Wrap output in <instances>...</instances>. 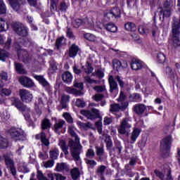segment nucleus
Returning <instances> with one entry per match:
<instances>
[{
  "mask_svg": "<svg viewBox=\"0 0 180 180\" xmlns=\"http://www.w3.org/2000/svg\"><path fill=\"white\" fill-rule=\"evenodd\" d=\"M103 98V94H96L95 96H94V101H96V102H99L100 101H102Z\"/></svg>",
  "mask_w": 180,
  "mask_h": 180,
  "instance_id": "obj_61",
  "label": "nucleus"
},
{
  "mask_svg": "<svg viewBox=\"0 0 180 180\" xmlns=\"http://www.w3.org/2000/svg\"><path fill=\"white\" fill-rule=\"evenodd\" d=\"M82 115L89 119V120H95V119H98L101 117V113L99 110L96 108H92L91 111L83 110L81 111Z\"/></svg>",
  "mask_w": 180,
  "mask_h": 180,
  "instance_id": "obj_8",
  "label": "nucleus"
},
{
  "mask_svg": "<svg viewBox=\"0 0 180 180\" xmlns=\"http://www.w3.org/2000/svg\"><path fill=\"white\" fill-rule=\"evenodd\" d=\"M86 158H94L95 157V150L92 148H90L86 152Z\"/></svg>",
  "mask_w": 180,
  "mask_h": 180,
  "instance_id": "obj_45",
  "label": "nucleus"
},
{
  "mask_svg": "<svg viewBox=\"0 0 180 180\" xmlns=\"http://www.w3.org/2000/svg\"><path fill=\"white\" fill-rule=\"evenodd\" d=\"M172 144V137L169 136L165 138L160 143V150L162 153H168Z\"/></svg>",
  "mask_w": 180,
  "mask_h": 180,
  "instance_id": "obj_11",
  "label": "nucleus"
},
{
  "mask_svg": "<svg viewBox=\"0 0 180 180\" xmlns=\"http://www.w3.org/2000/svg\"><path fill=\"white\" fill-rule=\"evenodd\" d=\"M15 70L18 74H26V70L25 68L22 65V63H15L14 64Z\"/></svg>",
  "mask_w": 180,
  "mask_h": 180,
  "instance_id": "obj_29",
  "label": "nucleus"
},
{
  "mask_svg": "<svg viewBox=\"0 0 180 180\" xmlns=\"http://www.w3.org/2000/svg\"><path fill=\"white\" fill-rule=\"evenodd\" d=\"M66 91L68 94H73V95H75L76 96H81V95H83L82 92H81L79 90H77L72 87L66 88Z\"/></svg>",
  "mask_w": 180,
  "mask_h": 180,
  "instance_id": "obj_30",
  "label": "nucleus"
},
{
  "mask_svg": "<svg viewBox=\"0 0 180 180\" xmlns=\"http://www.w3.org/2000/svg\"><path fill=\"white\" fill-rule=\"evenodd\" d=\"M68 133L71 137L75 139V141L70 139L68 146H67L65 141L60 140L58 146L60 147L65 155H70V152L68 151V147H70V154L73 160L75 161H79L81 160V157H79V155L81 154V151H82V145H81V143L79 142V137L77 134V128L74 126H70L68 128Z\"/></svg>",
  "mask_w": 180,
  "mask_h": 180,
  "instance_id": "obj_1",
  "label": "nucleus"
},
{
  "mask_svg": "<svg viewBox=\"0 0 180 180\" xmlns=\"http://www.w3.org/2000/svg\"><path fill=\"white\" fill-rule=\"evenodd\" d=\"M50 157L52 160H57L58 158L59 151L58 149H54L49 152Z\"/></svg>",
  "mask_w": 180,
  "mask_h": 180,
  "instance_id": "obj_40",
  "label": "nucleus"
},
{
  "mask_svg": "<svg viewBox=\"0 0 180 180\" xmlns=\"http://www.w3.org/2000/svg\"><path fill=\"white\" fill-rule=\"evenodd\" d=\"M140 133H141V129L139 128L133 129V131L130 135L131 144H134V142L137 141V139H139Z\"/></svg>",
  "mask_w": 180,
  "mask_h": 180,
  "instance_id": "obj_19",
  "label": "nucleus"
},
{
  "mask_svg": "<svg viewBox=\"0 0 180 180\" xmlns=\"http://www.w3.org/2000/svg\"><path fill=\"white\" fill-rule=\"evenodd\" d=\"M84 161L86 165L89 167V168L94 169L95 168V167H96V165H98V163L96 162V161L92 159L85 158Z\"/></svg>",
  "mask_w": 180,
  "mask_h": 180,
  "instance_id": "obj_31",
  "label": "nucleus"
},
{
  "mask_svg": "<svg viewBox=\"0 0 180 180\" xmlns=\"http://www.w3.org/2000/svg\"><path fill=\"white\" fill-rule=\"evenodd\" d=\"M19 95L22 102H25L26 103H30V102L33 101V94H32V93H30V91L27 89H20L19 91Z\"/></svg>",
  "mask_w": 180,
  "mask_h": 180,
  "instance_id": "obj_10",
  "label": "nucleus"
},
{
  "mask_svg": "<svg viewBox=\"0 0 180 180\" xmlns=\"http://www.w3.org/2000/svg\"><path fill=\"white\" fill-rule=\"evenodd\" d=\"M105 143L108 148H112V146H113V143L112 142V139H110V136L106 137Z\"/></svg>",
  "mask_w": 180,
  "mask_h": 180,
  "instance_id": "obj_58",
  "label": "nucleus"
},
{
  "mask_svg": "<svg viewBox=\"0 0 180 180\" xmlns=\"http://www.w3.org/2000/svg\"><path fill=\"white\" fill-rule=\"evenodd\" d=\"M131 129V121L130 118L126 117L122 119L120 122V127L118 128V133L120 134H123L124 136H129Z\"/></svg>",
  "mask_w": 180,
  "mask_h": 180,
  "instance_id": "obj_3",
  "label": "nucleus"
},
{
  "mask_svg": "<svg viewBox=\"0 0 180 180\" xmlns=\"http://www.w3.org/2000/svg\"><path fill=\"white\" fill-rule=\"evenodd\" d=\"M147 144V138H143L141 141L139 142L138 146L140 148H144Z\"/></svg>",
  "mask_w": 180,
  "mask_h": 180,
  "instance_id": "obj_56",
  "label": "nucleus"
},
{
  "mask_svg": "<svg viewBox=\"0 0 180 180\" xmlns=\"http://www.w3.org/2000/svg\"><path fill=\"white\" fill-rule=\"evenodd\" d=\"M15 108H17V109H19L21 112H22L25 120L28 121L30 120V113H32V112L30 111V108L23 105V103H22V102L20 101H17L15 103Z\"/></svg>",
  "mask_w": 180,
  "mask_h": 180,
  "instance_id": "obj_9",
  "label": "nucleus"
},
{
  "mask_svg": "<svg viewBox=\"0 0 180 180\" xmlns=\"http://www.w3.org/2000/svg\"><path fill=\"white\" fill-rule=\"evenodd\" d=\"M106 30L108 32H111L112 33H115L117 30V27L112 23H108L106 25Z\"/></svg>",
  "mask_w": 180,
  "mask_h": 180,
  "instance_id": "obj_36",
  "label": "nucleus"
},
{
  "mask_svg": "<svg viewBox=\"0 0 180 180\" xmlns=\"http://www.w3.org/2000/svg\"><path fill=\"white\" fill-rule=\"evenodd\" d=\"M12 27L14 32H15L18 36H21V37H26V36L29 34L27 28L20 22H13Z\"/></svg>",
  "mask_w": 180,
  "mask_h": 180,
  "instance_id": "obj_6",
  "label": "nucleus"
},
{
  "mask_svg": "<svg viewBox=\"0 0 180 180\" xmlns=\"http://www.w3.org/2000/svg\"><path fill=\"white\" fill-rule=\"evenodd\" d=\"M73 26L74 27L78 28L82 25H84V21L80 18H76L73 22Z\"/></svg>",
  "mask_w": 180,
  "mask_h": 180,
  "instance_id": "obj_47",
  "label": "nucleus"
},
{
  "mask_svg": "<svg viewBox=\"0 0 180 180\" xmlns=\"http://www.w3.org/2000/svg\"><path fill=\"white\" fill-rule=\"evenodd\" d=\"M41 141L44 146H47L50 144V141H49V139L46 137V134L44 132L41 133Z\"/></svg>",
  "mask_w": 180,
  "mask_h": 180,
  "instance_id": "obj_42",
  "label": "nucleus"
},
{
  "mask_svg": "<svg viewBox=\"0 0 180 180\" xmlns=\"http://www.w3.org/2000/svg\"><path fill=\"white\" fill-rule=\"evenodd\" d=\"M70 170V168L68 167V165L64 162L57 163L56 166V171L57 172H63V171L68 172Z\"/></svg>",
  "mask_w": 180,
  "mask_h": 180,
  "instance_id": "obj_22",
  "label": "nucleus"
},
{
  "mask_svg": "<svg viewBox=\"0 0 180 180\" xmlns=\"http://www.w3.org/2000/svg\"><path fill=\"white\" fill-rule=\"evenodd\" d=\"M131 67L132 70L137 71L139 70H141L143 65L141 64V62L140 60H132L131 63Z\"/></svg>",
  "mask_w": 180,
  "mask_h": 180,
  "instance_id": "obj_25",
  "label": "nucleus"
},
{
  "mask_svg": "<svg viewBox=\"0 0 180 180\" xmlns=\"http://www.w3.org/2000/svg\"><path fill=\"white\" fill-rule=\"evenodd\" d=\"M25 0H8V2L13 11H20Z\"/></svg>",
  "mask_w": 180,
  "mask_h": 180,
  "instance_id": "obj_13",
  "label": "nucleus"
},
{
  "mask_svg": "<svg viewBox=\"0 0 180 180\" xmlns=\"http://www.w3.org/2000/svg\"><path fill=\"white\" fill-rule=\"evenodd\" d=\"M84 81L85 82H88V84H96V85H98V84H101V82L99 80L92 79L89 77V76L84 77Z\"/></svg>",
  "mask_w": 180,
  "mask_h": 180,
  "instance_id": "obj_43",
  "label": "nucleus"
},
{
  "mask_svg": "<svg viewBox=\"0 0 180 180\" xmlns=\"http://www.w3.org/2000/svg\"><path fill=\"white\" fill-rule=\"evenodd\" d=\"M3 158H4L5 164L7 168L10 169V172L13 176H16V167H15L13 158L9 154H4Z\"/></svg>",
  "mask_w": 180,
  "mask_h": 180,
  "instance_id": "obj_5",
  "label": "nucleus"
},
{
  "mask_svg": "<svg viewBox=\"0 0 180 180\" xmlns=\"http://www.w3.org/2000/svg\"><path fill=\"white\" fill-rule=\"evenodd\" d=\"M54 165V160H48L43 162L44 168H51Z\"/></svg>",
  "mask_w": 180,
  "mask_h": 180,
  "instance_id": "obj_52",
  "label": "nucleus"
},
{
  "mask_svg": "<svg viewBox=\"0 0 180 180\" xmlns=\"http://www.w3.org/2000/svg\"><path fill=\"white\" fill-rule=\"evenodd\" d=\"M76 105L79 108H84V107H85V101H83L82 100L78 98L76 101Z\"/></svg>",
  "mask_w": 180,
  "mask_h": 180,
  "instance_id": "obj_59",
  "label": "nucleus"
},
{
  "mask_svg": "<svg viewBox=\"0 0 180 180\" xmlns=\"http://www.w3.org/2000/svg\"><path fill=\"white\" fill-rule=\"evenodd\" d=\"M84 68V72L86 74H92V72L94 71V68L89 64V63L86 62L84 67H82Z\"/></svg>",
  "mask_w": 180,
  "mask_h": 180,
  "instance_id": "obj_34",
  "label": "nucleus"
},
{
  "mask_svg": "<svg viewBox=\"0 0 180 180\" xmlns=\"http://www.w3.org/2000/svg\"><path fill=\"white\" fill-rule=\"evenodd\" d=\"M34 78L37 81H39V84H41L46 91H50V84L48 83L47 80H46L43 76L36 75L34 76Z\"/></svg>",
  "mask_w": 180,
  "mask_h": 180,
  "instance_id": "obj_16",
  "label": "nucleus"
},
{
  "mask_svg": "<svg viewBox=\"0 0 180 180\" xmlns=\"http://www.w3.org/2000/svg\"><path fill=\"white\" fill-rule=\"evenodd\" d=\"M84 39L89 41H96V37L91 33L84 34Z\"/></svg>",
  "mask_w": 180,
  "mask_h": 180,
  "instance_id": "obj_37",
  "label": "nucleus"
},
{
  "mask_svg": "<svg viewBox=\"0 0 180 180\" xmlns=\"http://www.w3.org/2000/svg\"><path fill=\"white\" fill-rule=\"evenodd\" d=\"M8 57H9V53L0 49V60L5 61V59Z\"/></svg>",
  "mask_w": 180,
  "mask_h": 180,
  "instance_id": "obj_46",
  "label": "nucleus"
},
{
  "mask_svg": "<svg viewBox=\"0 0 180 180\" xmlns=\"http://www.w3.org/2000/svg\"><path fill=\"white\" fill-rule=\"evenodd\" d=\"M108 82L110 85V91L113 92L114 91H116V89H117V83L115 82L113 76L109 77Z\"/></svg>",
  "mask_w": 180,
  "mask_h": 180,
  "instance_id": "obj_24",
  "label": "nucleus"
},
{
  "mask_svg": "<svg viewBox=\"0 0 180 180\" xmlns=\"http://www.w3.org/2000/svg\"><path fill=\"white\" fill-rule=\"evenodd\" d=\"M172 6H174L172 0H166L163 8L160 7L158 8L160 20H164L165 18H169V16H171V13H172L171 8H172Z\"/></svg>",
  "mask_w": 180,
  "mask_h": 180,
  "instance_id": "obj_2",
  "label": "nucleus"
},
{
  "mask_svg": "<svg viewBox=\"0 0 180 180\" xmlns=\"http://www.w3.org/2000/svg\"><path fill=\"white\" fill-rule=\"evenodd\" d=\"M48 176L51 180H57V174L50 173Z\"/></svg>",
  "mask_w": 180,
  "mask_h": 180,
  "instance_id": "obj_64",
  "label": "nucleus"
},
{
  "mask_svg": "<svg viewBox=\"0 0 180 180\" xmlns=\"http://www.w3.org/2000/svg\"><path fill=\"white\" fill-rule=\"evenodd\" d=\"M166 74L169 75L171 77H174V72L172 71V69L169 67L166 68Z\"/></svg>",
  "mask_w": 180,
  "mask_h": 180,
  "instance_id": "obj_62",
  "label": "nucleus"
},
{
  "mask_svg": "<svg viewBox=\"0 0 180 180\" xmlns=\"http://www.w3.org/2000/svg\"><path fill=\"white\" fill-rule=\"evenodd\" d=\"M0 77L3 81H8V73L6 72H1Z\"/></svg>",
  "mask_w": 180,
  "mask_h": 180,
  "instance_id": "obj_60",
  "label": "nucleus"
},
{
  "mask_svg": "<svg viewBox=\"0 0 180 180\" xmlns=\"http://www.w3.org/2000/svg\"><path fill=\"white\" fill-rule=\"evenodd\" d=\"M37 178L38 180H47V177L44 176L41 171L38 170L37 173Z\"/></svg>",
  "mask_w": 180,
  "mask_h": 180,
  "instance_id": "obj_54",
  "label": "nucleus"
},
{
  "mask_svg": "<svg viewBox=\"0 0 180 180\" xmlns=\"http://www.w3.org/2000/svg\"><path fill=\"white\" fill-rule=\"evenodd\" d=\"M93 89L96 91V92H98V94H101L102 92H105L106 91V86H95L93 87Z\"/></svg>",
  "mask_w": 180,
  "mask_h": 180,
  "instance_id": "obj_48",
  "label": "nucleus"
},
{
  "mask_svg": "<svg viewBox=\"0 0 180 180\" xmlns=\"http://www.w3.org/2000/svg\"><path fill=\"white\" fill-rule=\"evenodd\" d=\"M68 102H70L69 96L63 94L60 97V106H62V109H67V106H68L67 103H68Z\"/></svg>",
  "mask_w": 180,
  "mask_h": 180,
  "instance_id": "obj_23",
  "label": "nucleus"
},
{
  "mask_svg": "<svg viewBox=\"0 0 180 180\" xmlns=\"http://www.w3.org/2000/svg\"><path fill=\"white\" fill-rule=\"evenodd\" d=\"M58 1V0H51V12H53L57 9L56 3Z\"/></svg>",
  "mask_w": 180,
  "mask_h": 180,
  "instance_id": "obj_55",
  "label": "nucleus"
},
{
  "mask_svg": "<svg viewBox=\"0 0 180 180\" xmlns=\"http://www.w3.org/2000/svg\"><path fill=\"white\" fill-rule=\"evenodd\" d=\"M6 13V5L4 0H0V15H5Z\"/></svg>",
  "mask_w": 180,
  "mask_h": 180,
  "instance_id": "obj_39",
  "label": "nucleus"
},
{
  "mask_svg": "<svg viewBox=\"0 0 180 180\" xmlns=\"http://www.w3.org/2000/svg\"><path fill=\"white\" fill-rule=\"evenodd\" d=\"M158 63L162 64L165 63V55L162 53H159L158 54Z\"/></svg>",
  "mask_w": 180,
  "mask_h": 180,
  "instance_id": "obj_50",
  "label": "nucleus"
},
{
  "mask_svg": "<svg viewBox=\"0 0 180 180\" xmlns=\"http://www.w3.org/2000/svg\"><path fill=\"white\" fill-rule=\"evenodd\" d=\"M105 171H106V166L105 165H100L96 169V172L101 176H103V174H105Z\"/></svg>",
  "mask_w": 180,
  "mask_h": 180,
  "instance_id": "obj_49",
  "label": "nucleus"
},
{
  "mask_svg": "<svg viewBox=\"0 0 180 180\" xmlns=\"http://www.w3.org/2000/svg\"><path fill=\"white\" fill-rule=\"evenodd\" d=\"M19 82L25 88H32V86H34V82L27 77L22 76L20 77Z\"/></svg>",
  "mask_w": 180,
  "mask_h": 180,
  "instance_id": "obj_12",
  "label": "nucleus"
},
{
  "mask_svg": "<svg viewBox=\"0 0 180 180\" xmlns=\"http://www.w3.org/2000/svg\"><path fill=\"white\" fill-rule=\"evenodd\" d=\"M146 109V108L144 104H136L134 107V110L136 115H143Z\"/></svg>",
  "mask_w": 180,
  "mask_h": 180,
  "instance_id": "obj_21",
  "label": "nucleus"
},
{
  "mask_svg": "<svg viewBox=\"0 0 180 180\" xmlns=\"http://www.w3.org/2000/svg\"><path fill=\"white\" fill-rule=\"evenodd\" d=\"M105 18H120V9L117 7H115L112 9L111 11L107 13L105 15Z\"/></svg>",
  "mask_w": 180,
  "mask_h": 180,
  "instance_id": "obj_18",
  "label": "nucleus"
},
{
  "mask_svg": "<svg viewBox=\"0 0 180 180\" xmlns=\"http://www.w3.org/2000/svg\"><path fill=\"white\" fill-rule=\"evenodd\" d=\"M0 94L5 95V96H9L12 94V91L9 89H1L0 90Z\"/></svg>",
  "mask_w": 180,
  "mask_h": 180,
  "instance_id": "obj_53",
  "label": "nucleus"
},
{
  "mask_svg": "<svg viewBox=\"0 0 180 180\" xmlns=\"http://www.w3.org/2000/svg\"><path fill=\"white\" fill-rule=\"evenodd\" d=\"M124 27L126 30L128 32H136L137 30V27H136V24L134 22H128L124 25Z\"/></svg>",
  "mask_w": 180,
  "mask_h": 180,
  "instance_id": "obj_28",
  "label": "nucleus"
},
{
  "mask_svg": "<svg viewBox=\"0 0 180 180\" xmlns=\"http://www.w3.org/2000/svg\"><path fill=\"white\" fill-rule=\"evenodd\" d=\"M78 53V46L72 44L69 49V56L75 57Z\"/></svg>",
  "mask_w": 180,
  "mask_h": 180,
  "instance_id": "obj_27",
  "label": "nucleus"
},
{
  "mask_svg": "<svg viewBox=\"0 0 180 180\" xmlns=\"http://www.w3.org/2000/svg\"><path fill=\"white\" fill-rule=\"evenodd\" d=\"M63 116L64 119H65L66 122H68V123H73L74 122V119H72L71 114H70L68 112H64Z\"/></svg>",
  "mask_w": 180,
  "mask_h": 180,
  "instance_id": "obj_44",
  "label": "nucleus"
},
{
  "mask_svg": "<svg viewBox=\"0 0 180 180\" xmlns=\"http://www.w3.org/2000/svg\"><path fill=\"white\" fill-rule=\"evenodd\" d=\"M112 65H113L114 70H116L117 71H119V70H122V68H127V66H128L127 62L124 60L121 62L117 59L113 60Z\"/></svg>",
  "mask_w": 180,
  "mask_h": 180,
  "instance_id": "obj_14",
  "label": "nucleus"
},
{
  "mask_svg": "<svg viewBox=\"0 0 180 180\" xmlns=\"http://www.w3.org/2000/svg\"><path fill=\"white\" fill-rule=\"evenodd\" d=\"M18 54L19 58H21L25 64H27L30 61V58L29 57V53L25 49H20L18 51Z\"/></svg>",
  "mask_w": 180,
  "mask_h": 180,
  "instance_id": "obj_15",
  "label": "nucleus"
},
{
  "mask_svg": "<svg viewBox=\"0 0 180 180\" xmlns=\"http://www.w3.org/2000/svg\"><path fill=\"white\" fill-rule=\"evenodd\" d=\"M9 28V25L6 23V21L3 18H0V32H5V30H8ZM12 43V40L11 38H8L7 41L5 43L4 41V38L0 35V45L4 46L6 50H8L9 47H11V44Z\"/></svg>",
  "mask_w": 180,
  "mask_h": 180,
  "instance_id": "obj_4",
  "label": "nucleus"
},
{
  "mask_svg": "<svg viewBox=\"0 0 180 180\" xmlns=\"http://www.w3.org/2000/svg\"><path fill=\"white\" fill-rule=\"evenodd\" d=\"M96 127L98 131V133L102 134V121L100 120L96 122Z\"/></svg>",
  "mask_w": 180,
  "mask_h": 180,
  "instance_id": "obj_57",
  "label": "nucleus"
},
{
  "mask_svg": "<svg viewBox=\"0 0 180 180\" xmlns=\"http://www.w3.org/2000/svg\"><path fill=\"white\" fill-rule=\"evenodd\" d=\"M71 175L72 179H78V177L79 176V170L78 168L75 167L71 171Z\"/></svg>",
  "mask_w": 180,
  "mask_h": 180,
  "instance_id": "obj_38",
  "label": "nucleus"
},
{
  "mask_svg": "<svg viewBox=\"0 0 180 180\" xmlns=\"http://www.w3.org/2000/svg\"><path fill=\"white\" fill-rule=\"evenodd\" d=\"M41 127L43 130L50 129V127H51V122H50V120L45 118L41 122Z\"/></svg>",
  "mask_w": 180,
  "mask_h": 180,
  "instance_id": "obj_32",
  "label": "nucleus"
},
{
  "mask_svg": "<svg viewBox=\"0 0 180 180\" xmlns=\"http://www.w3.org/2000/svg\"><path fill=\"white\" fill-rule=\"evenodd\" d=\"M65 126V121L64 120H58L55 122L53 129L56 133L60 134V131H61V129Z\"/></svg>",
  "mask_w": 180,
  "mask_h": 180,
  "instance_id": "obj_17",
  "label": "nucleus"
},
{
  "mask_svg": "<svg viewBox=\"0 0 180 180\" xmlns=\"http://www.w3.org/2000/svg\"><path fill=\"white\" fill-rule=\"evenodd\" d=\"M121 109H123V106L120 104H111L110 105V112H119Z\"/></svg>",
  "mask_w": 180,
  "mask_h": 180,
  "instance_id": "obj_35",
  "label": "nucleus"
},
{
  "mask_svg": "<svg viewBox=\"0 0 180 180\" xmlns=\"http://www.w3.org/2000/svg\"><path fill=\"white\" fill-rule=\"evenodd\" d=\"M41 106H43V100L41 98L38 99V105L35 104V110L37 113H41Z\"/></svg>",
  "mask_w": 180,
  "mask_h": 180,
  "instance_id": "obj_33",
  "label": "nucleus"
},
{
  "mask_svg": "<svg viewBox=\"0 0 180 180\" xmlns=\"http://www.w3.org/2000/svg\"><path fill=\"white\" fill-rule=\"evenodd\" d=\"M62 78L64 82L66 84H70L71 81H72V75H71L70 72H65L63 74Z\"/></svg>",
  "mask_w": 180,
  "mask_h": 180,
  "instance_id": "obj_26",
  "label": "nucleus"
},
{
  "mask_svg": "<svg viewBox=\"0 0 180 180\" xmlns=\"http://www.w3.org/2000/svg\"><path fill=\"white\" fill-rule=\"evenodd\" d=\"M139 32L141 34H148V30L146 26L141 25L139 28Z\"/></svg>",
  "mask_w": 180,
  "mask_h": 180,
  "instance_id": "obj_51",
  "label": "nucleus"
},
{
  "mask_svg": "<svg viewBox=\"0 0 180 180\" xmlns=\"http://www.w3.org/2000/svg\"><path fill=\"white\" fill-rule=\"evenodd\" d=\"M96 153L97 157H98V161L102 162L105 158V149H103V147H99V146H96Z\"/></svg>",
  "mask_w": 180,
  "mask_h": 180,
  "instance_id": "obj_20",
  "label": "nucleus"
},
{
  "mask_svg": "<svg viewBox=\"0 0 180 180\" xmlns=\"http://www.w3.org/2000/svg\"><path fill=\"white\" fill-rule=\"evenodd\" d=\"M9 134L14 140H25L26 139V134L25 131L20 129L11 128L9 130Z\"/></svg>",
  "mask_w": 180,
  "mask_h": 180,
  "instance_id": "obj_7",
  "label": "nucleus"
},
{
  "mask_svg": "<svg viewBox=\"0 0 180 180\" xmlns=\"http://www.w3.org/2000/svg\"><path fill=\"white\" fill-rule=\"evenodd\" d=\"M113 122V119H112V117H105L104 118V124H110V123H112Z\"/></svg>",
  "mask_w": 180,
  "mask_h": 180,
  "instance_id": "obj_63",
  "label": "nucleus"
},
{
  "mask_svg": "<svg viewBox=\"0 0 180 180\" xmlns=\"http://www.w3.org/2000/svg\"><path fill=\"white\" fill-rule=\"evenodd\" d=\"M8 147V139L0 136V149Z\"/></svg>",
  "mask_w": 180,
  "mask_h": 180,
  "instance_id": "obj_41",
  "label": "nucleus"
}]
</instances>
